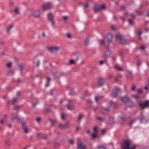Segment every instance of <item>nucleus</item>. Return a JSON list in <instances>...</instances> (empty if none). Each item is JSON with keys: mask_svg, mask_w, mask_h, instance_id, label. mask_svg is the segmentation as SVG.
<instances>
[{"mask_svg": "<svg viewBox=\"0 0 149 149\" xmlns=\"http://www.w3.org/2000/svg\"><path fill=\"white\" fill-rule=\"evenodd\" d=\"M130 141L128 139L124 140L121 144L122 149H136V146L134 145L130 146Z\"/></svg>", "mask_w": 149, "mask_h": 149, "instance_id": "1", "label": "nucleus"}, {"mask_svg": "<svg viewBox=\"0 0 149 149\" xmlns=\"http://www.w3.org/2000/svg\"><path fill=\"white\" fill-rule=\"evenodd\" d=\"M105 9V6L104 5H101L95 4L93 8V10L95 13L101 11L102 9Z\"/></svg>", "mask_w": 149, "mask_h": 149, "instance_id": "2", "label": "nucleus"}, {"mask_svg": "<svg viewBox=\"0 0 149 149\" xmlns=\"http://www.w3.org/2000/svg\"><path fill=\"white\" fill-rule=\"evenodd\" d=\"M139 105L142 109H143L149 107V100H146L143 102L140 101L139 102Z\"/></svg>", "mask_w": 149, "mask_h": 149, "instance_id": "3", "label": "nucleus"}, {"mask_svg": "<svg viewBox=\"0 0 149 149\" xmlns=\"http://www.w3.org/2000/svg\"><path fill=\"white\" fill-rule=\"evenodd\" d=\"M117 40L119 41L120 43L124 44L126 42V40L123 38L122 37V35L120 34H117L116 37Z\"/></svg>", "mask_w": 149, "mask_h": 149, "instance_id": "4", "label": "nucleus"}, {"mask_svg": "<svg viewBox=\"0 0 149 149\" xmlns=\"http://www.w3.org/2000/svg\"><path fill=\"white\" fill-rule=\"evenodd\" d=\"M52 7V4L50 3H45L43 4L42 10L46 11L50 9Z\"/></svg>", "mask_w": 149, "mask_h": 149, "instance_id": "5", "label": "nucleus"}, {"mask_svg": "<svg viewBox=\"0 0 149 149\" xmlns=\"http://www.w3.org/2000/svg\"><path fill=\"white\" fill-rule=\"evenodd\" d=\"M48 20L51 22L52 26L53 28L55 27V25L54 20V17L53 14L51 13H49L48 14Z\"/></svg>", "mask_w": 149, "mask_h": 149, "instance_id": "6", "label": "nucleus"}, {"mask_svg": "<svg viewBox=\"0 0 149 149\" xmlns=\"http://www.w3.org/2000/svg\"><path fill=\"white\" fill-rule=\"evenodd\" d=\"M120 89L119 88H116L113 90L111 96L113 97H116L118 96V93L119 91H120Z\"/></svg>", "mask_w": 149, "mask_h": 149, "instance_id": "7", "label": "nucleus"}, {"mask_svg": "<svg viewBox=\"0 0 149 149\" xmlns=\"http://www.w3.org/2000/svg\"><path fill=\"white\" fill-rule=\"evenodd\" d=\"M130 99L128 96L126 95L123 97H121L120 98V100L122 103H123L126 104L127 102L129 101Z\"/></svg>", "mask_w": 149, "mask_h": 149, "instance_id": "8", "label": "nucleus"}, {"mask_svg": "<svg viewBox=\"0 0 149 149\" xmlns=\"http://www.w3.org/2000/svg\"><path fill=\"white\" fill-rule=\"evenodd\" d=\"M21 124L22 129L24 133H27L29 132V129L27 126L26 125V123L24 122H22Z\"/></svg>", "mask_w": 149, "mask_h": 149, "instance_id": "9", "label": "nucleus"}, {"mask_svg": "<svg viewBox=\"0 0 149 149\" xmlns=\"http://www.w3.org/2000/svg\"><path fill=\"white\" fill-rule=\"evenodd\" d=\"M32 15L36 18H39L40 17V13L38 10H34L32 12Z\"/></svg>", "mask_w": 149, "mask_h": 149, "instance_id": "10", "label": "nucleus"}, {"mask_svg": "<svg viewBox=\"0 0 149 149\" xmlns=\"http://www.w3.org/2000/svg\"><path fill=\"white\" fill-rule=\"evenodd\" d=\"M11 115L13 116V118H11V120L13 121L15 120L18 121L21 119V118L18 116L17 114H14L12 113Z\"/></svg>", "mask_w": 149, "mask_h": 149, "instance_id": "11", "label": "nucleus"}, {"mask_svg": "<svg viewBox=\"0 0 149 149\" xmlns=\"http://www.w3.org/2000/svg\"><path fill=\"white\" fill-rule=\"evenodd\" d=\"M127 106L130 107H134L135 104H134L133 102L131 99H129V101H128L125 104Z\"/></svg>", "mask_w": 149, "mask_h": 149, "instance_id": "12", "label": "nucleus"}, {"mask_svg": "<svg viewBox=\"0 0 149 149\" xmlns=\"http://www.w3.org/2000/svg\"><path fill=\"white\" fill-rule=\"evenodd\" d=\"M111 54V52L109 49H107L104 51V57L106 59V58L109 57Z\"/></svg>", "mask_w": 149, "mask_h": 149, "instance_id": "13", "label": "nucleus"}, {"mask_svg": "<svg viewBox=\"0 0 149 149\" xmlns=\"http://www.w3.org/2000/svg\"><path fill=\"white\" fill-rule=\"evenodd\" d=\"M18 98L17 97H15L13 98V100L11 101L8 100L7 101V103L8 104H13L16 101Z\"/></svg>", "mask_w": 149, "mask_h": 149, "instance_id": "14", "label": "nucleus"}, {"mask_svg": "<svg viewBox=\"0 0 149 149\" xmlns=\"http://www.w3.org/2000/svg\"><path fill=\"white\" fill-rule=\"evenodd\" d=\"M66 106L69 110H72L74 109L73 106L71 104V101L66 104Z\"/></svg>", "mask_w": 149, "mask_h": 149, "instance_id": "15", "label": "nucleus"}, {"mask_svg": "<svg viewBox=\"0 0 149 149\" xmlns=\"http://www.w3.org/2000/svg\"><path fill=\"white\" fill-rule=\"evenodd\" d=\"M106 38L107 39L108 42L109 44L111 42L112 39V36L111 34H108L107 36L106 37Z\"/></svg>", "mask_w": 149, "mask_h": 149, "instance_id": "16", "label": "nucleus"}, {"mask_svg": "<svg viewBox=\"0 0 149 149\" xmlns=\"http://www.w3.org/2000/svg\"><path fill=\"white\" fill-rule=\"evenodd\" d=\"M37 138L38 139H46L47 138L46 135L42 133H38L37 134Z\"/></svg>", "mask_w": 149, "mask_h": 149, "instance_id": "17", "label": "nucleus"}, {"mask_svg": "<svg viewBox=\"0 0 149 149\" xmlns=\"http://www.w3.org/2000/svg\"><path fill=\"white\" fill-rule=\"evenodd\" d=\"M74 56H75V58H76V60H71L69 62V64H74L75 62L79 58V56L77 54V55L76 54H74Z\"/></svg>", "mask_w": 149, "mask_h": 149, "instance_id": "18", "label": "nucleus"}, {"mask_svg": "<svg viewBox=\"0 0 149 149\" xmlns=\"http://www.w3.org/2000/svg\"><path fill=\"white\" fill-rule=\"evenodd\" d=\"M48 49L51 52H52L54 51H58V47H56V46L51 47L48 48Z\"/></svg>", "mask_w": 149, "mask_h": 149, "instance_id": "19", "label": "nucleus"}, {"mask_svg": "<svg viewBox=\"0 0 149 149\" xmlns=\"http://www.w3.org/2000/svg\"><path fill=\"white\" fill-rule=\"evenodd\" d=\"M143 112L141 113L140 116L139 118V120L141 123H142L145 119V116L143 115Z\"/></svg>", "mask_w": 149, "mask_h": 149, "instance_id": "20", "label": "nucleus"}, {"mask_svg": "<svg viewBox=\"0 0 149 149\" xmlns=\"http://www.w3.org/2000/svg\"><path fill=\"white\" fill-rule=\"evenodd\" d=\"M14 74V72L12 70H8L6 73V75L7 76H10Z\"/></svg>", "mask_w": 149, "mask_h": 149, "instance_id": "21", "label": "nucleus"}, {"mask_svg": "<svg viewBox=\"0 0 149 149\" xmlns=\"http://www.w3.org/2000/svg\"><path fill=\"white\" fill-rule=\"evenodd\" d=\"M77 149H86V148L82 145V143H81L78 145Z\"/></svg>", "mask_w": 149, "mask_h": 149, "instance_id": "22", "label": "nucleus"}, {"mask_svg": "<svg viewBox=\"0 0 149 149\" xmlns=\"http://www.w3.org/2000/svg\"><path fill=\"white\" fill-rule=\"evenodd\" d=\"M20 8L18 7H16L13 10V11L17 15L20 14Z\"/></svg>", "mask_w": 149, "mask_h": 149, "instance_id": "23", "label": "nucleus"}, {"mask_svg": "<svg viewBox=\"0 0 149 149\" xmlns=\"http://www.w3.org/2000/svg\"><path fill=\"white\" fill-rule=\"evenodd\" d=\"M104 80L101 78H99L98 84L99 86H102L104 84Z\"/></svg>", "mask_w": 149, "mask_h": 149, "instance_id": "24", "label": "nucleus"}, {"mask_svg": "<svg viewBox=\"0 0 149 149\" xmlns=\"http://www.w3.org/2000/svg\"><path fill=\"white\" fill-rule=\"evenodd\" d=\"M108 123L111 125L115 124V123L113 118V117L110 118L109 119Z\"/></svg>", "mask_w": 149, "mask_h": 149, "instance_id": "25", "label": "nucleus"}, {"mask_svg": "<svg viewBox=\"0 0 149 149\" xmlns=\"http://www.w3.org/2000/svg\"><path fill=\"white\" fill-rule=\"evenodd\" d=\"M59 127L61 128H65L68 127V123H65L63 125L62 124H60L59 125Z\"/></svg>", "mask_w": 149, "mask_h": 149, "instance_id": "26", "label": "nucleus"}, {"mask_svg": "<svg viewBox=\"0 0 149 149\" xmlns=\"http://www.w3.org/2000/svg\"><path fill=\"white\" fill-rule=\"evenodd\" d=\"M18 67L19 68V70L22 72L24 68V66L23 64L22 63H19Z\"/></svg>", "mask_w": 149, "mask_h": 149, "instance_id": "27", "label": "nucleus"}, {"mask_svg": "<svg viewBox=\"0 0 149 149\" xmlns=\"http://www.w3.org/2000/svg\"><path fill=\"white\" fill-rule=\"evenodd\" d=\"M89 39L87 37H86L85 40L84 44L86 46H88L89 43Z\"/></svg>", "mask_w": 149, "mask_h": 149, "instance_id": "28", "label": "nucleus"}, {"mask_svg": "<svg viewBox=\"0 0 149 149\" xmlns=\"http://www.w3.org/2000/svg\"><path fill=\"white\" fill-rule=\"evenodd\" d=\"M111 105H110L107 107H105L104 108V110L105 111H109Z\"/></svg>", "mask_w": 149, "mask_h": 149, "instance_id": "29", "label": "nucleus"}, {"mask_svg": "<svg viewBox=\"0 0 149 149\" xmlns=\"http://www.w3.org/2000/svg\"><path fill=\"white\" fill-rule=\"evenodd\" d=\"M119 117L120 118V120L123 121H126L127 120L128 118H124L122 117L121 116H119Z\"/></svg>", "mask_w": 149, "mask_h": 149, "instance_id": "30", "label": "nucleus"}, {"mask_svg": "<svg viewBox=\"0 0 149 149\" xmlns=\"http://www.w3.org/2000/svg\"><path fill=\"white\" fill-rule=\"evenodd\" d=\"M10 140L9 139H7L5 141V145L6 146H10Z\"/></svg>", "mask_w": 149, "mask_h": 149, "instance_id": "31", "label": "nucleus"}, {"mask_svg": "<svg viewBox=\"0 0 149 149\" xmlns=\"http://www.w3.org/2000/svg\"><path fill=\"white\" fill-rule=\"evenodd\" d=\"M12 64V63L9 62L6 64V67L8 68H10L11 67Z\"/></svg>", "mask_w": 149, "mask_h": 149, "instance_id": "32", "label": "nucleus"}, {"mask_svg": "<svg viewBox=\"0 0 149 149\" xmlns=\"http://www.w3.org/2000/svg\"><path fill=\"white\" fill-rule=\"evenodd\" d=\"M116 69H117L119 71H121L123 70V68L120 67L119 65H116Z\"/></svg>", "mask_w": 149, "mask_h": 149, "instance_id": "33", "label": "nucleus"}, {"mask_svg": "<svg viewBox=\"0 0 149 149\" xmlns=\"http://www.w3.org/2000/svg\"><path fill=\"white\" fill-rule=\"evenodd\" d=\"M52 74L53 76L54 77V79L58 78L57 74L56 72H54L52 73Z\"/></svg>", "mask_w": 149, "mask_h": 149, "instance_id": "34", "label": "nucleus"}, {"mask_svg": "<svg viewBox=\"0 0 149 149\" xmlns=\"http://www.w3.org/2000/svg\"><path fill=\"white\" fill-rule=\"evenodd\" d=\"M82 6L84 7V9H86L88 8L89 6V3L88 2H86L84 5H82Z\"/></svg>", "mask_w": 149, "mask_h": 149, "instance_id": "35", "label": "nucleus"}, {"mask_svg": "<svg viewBox=\"0 0 149 149\" xmlns=\"http://www.w3.org/2000/svg\"><path fill=\"white\" fill-rule=\"evenodd\" d=\"M129 24L130 25H134V23L133 20L132 19H129L128 20Z\"/></svg>", "mask_w": 149, "mask_h": 149, "instance_id": "36", "label": "nucleus"}, {"mask_svg": "<svg viewBox=\"0 0 149 149\" xmlns=\"http://www.w3.org/2000/svg\"><path fill=\"white\" fill-rule=\"evenodd\" d=\"M51 79L49 78V77H48L47 78V82H46V87H47L48 86H49V81L51 80Z\"/></svg>", "mask_w": 149, "mask_h": 149, "instance_id": "37", "label": "nucleus"}, {"mask_svg": "<svg viewBox=\"0 0 149 149\" xmlns=\"http://www.w3.org/2000/svg\"><path fill=\"white\" fill-rule=\"evenodd\" d=\"M48 120L51 123V126H53L54 125V123L55 122H54L51 119L49 118L48 119Z\"/></svg>", "mask_w": 149, "mask_h": 149, "instance_id": "38", "label": "nucleus"}, {"mask_svg": "<svg viewBox=\"0 0 149 149\" xmlns=\"http://www.w3.org/2000/svg\"><path fill=\"white\" fill-rule=\"evenodd\" d=\"M98 133H93L92 134V136L93 138H95L97 137V135Z\"/></svg>", "mask_w": 149, "mask_h": 149, "instance_id": "39", "label": "nucleus"}, {"mask_svg": "<svg viewBox=\"0 0 149 149\" xmlns=\"http://www.w3.org/2000/svg\"><path fill=\"white\" fill-rule=\"evenodd\" d=\"M69 94L70 95H76V93H75L74 91L73 90H71L70 91V92Z\"/></svg>", "mask_w": 149, "mask_h": 149, "instance_id": "40", "label": "nucleus"}, {"mask_svg": "<svg viewBox=\"0 0 149 149\" xmlns=\"http://www.w3.org/2000/svg\"><path fill=\"white\" fill-rule=\"evenodd\" d=\"M97 149H107L106 147L102 146H97Z\"/></svg>", "mask_w": 149, "mask_h": 149, "instance_id": "41", "label": "nucleus"}, {"mask_svg": "<svg viewBox=\"0 0 149 149\" xmlns=\"http://www.w3.org/2000/svg\"><path fill=\"white\" fill-rule=\"evenodd\" d=\"M37 61V63H36V65L37 67H39L40 64V61L39 60H36Z\"/></svg>", "mask_w": 149, "mask_h": 149, "instance_id": "42", "label": "nucleus"}, {"mask_svg": "<svg viewBox=\"0 0 149 149\" xmlns=\"http://www.w3.org/2000/svg\"><path fill=\"white\" fill-rule=\"evenodd\" d=\"M13 27V26L12 25H11L9 27H8L6 29V31L7 32H8L9 31V30L10 29Z\"/></svg>", "mask_w": 149, "mask_h": 149, "instance_id": "43", "label": "nucleus"}, {"mask_svg": "<svg viewBox=\"0 0 149 149\" xmlns=\"http://www.w3.org/2000/svg\"><path fill=\"white\" fill-rule=\"evenodd\" d=\"M94 130L95 131V132L98 133V129L97 127H95L93 128Z\"/></svg>", "mask_w": 149, "mask_h": 149, "instance_id": "44", "label": "nucleus"}, {"mask_svg": "<svg viewBox=\"0 0 149 149\" xmlns=\"http://www.w3.org/2000/svg\"><path fill=\"white\" fill-rule=\"evenodd\" d=\"M55 91V90L54 89L52 90L50 92L51 95L52 96L54 94V92Z\"/></svg>", "mask_w": 149, "mask_h": 149, "instance_id": "45", "label": "nucleus"}, {"mask_svg": "<svg viewBox=\"0 0 149 149\" xmlns=\"http://www.w3.org/2000/svg\"><path fill=\"white\" fill-rule=\"evenodd\" d=\"M106 63L107 64L108 63L107 61H100V63L101 64H102L104 63Z\"/></svg>", "mask_w": 149, "mask_h": 149, "instance_id": "46", "label": "nucleus"}, {"mask_svg": "<svg viewBox=\"0 0 149 149\" xmlns=\"http://www.w3.org/2000/svg\"><path fill=\"white\" fill-rule=\"evenodd\" d=\"M83 116L81 115H79L78 118V120L79 121H80L81 120V119L83 118Z\"/></svg>", "mask_w": 149, "mask_h": 149, "instance_id": "47", "label": "nucleus"}, {"mask_svg": "<svg viewBox=\"0 0 149 149\" xmlns=\"http://www.w3.org/2000/svg\"><path fill=\"white\" fill-rule=\"evenodd\" d=\"M141 63H142V62H141V61L138 60L137 62V66H139L141 64Z\"/></svg>", "mask_w": 149, "mask_h": 149, "instance_id": "48", "label": "nucleus"}, {"mask_svg": "<svg viewBox=\"0 0 149 149\" xmlns=\"http://www.w3.org/2000/svg\"><path fill=\"white\" fill-rule=\"evenodd\" d=\"M105 39L103 38L102 39L101 41V43L102 45H103L104 44Z\"/></svg>", "mask_w": 149, "mask_h": 149, "instance_id": "49", "label": "nucleus"}, {"mask_svg": "<svg viewBox=\"0 0 149 149\" xmlns=\"http://www.w3.org/2000/svg\"><path fill=\"white\" fill-rule=\"evenodd\" d=\"M64 115V113H61V119L63 120H64L65 119Z\"/></svg>", "mask_w": 149, "mask_h": 149, "instance_id": "50", "label": "nucleus"}, {"mask_svg": "<svg viewBox=\"0 0 149 149\" xmlns=\"http://www.w3.org/2000/svg\"><path fill=\"white\" fill-rule=\"evenodd\" d=\"M54 145L55 147H58L59 146V144L58 143H55Z\"/></svg>", "mask_w": 149, "mask_h": 149, "instance_id": "51", "label": "nucleus"}, {"mask_svg": "<svg viewBox=\"0 0 149 149\" xmlns=\"http://www.w3.org/2000/svg\"><path fill=\"white\" fill-rule=\"evenodd\" d=\"M62 18L65 20L67 19L68 18V16H62Z\"/></svg>", "mask_w": 149, "mask_h": 149, "instance_id": "52", "label": "nucleus"}, {"mask_svg": "<svg viewBox=\"0 0 149 149\" xmlns=\"http://www.w3.org/2000/svg\"><path fill=\"white\" fill-rule=\"evenodd\" d=\"M66 36L67 37L69 38H70L71 37V35L69 33H67L66 34Z\"/></svg>", "mask_w": 149, "mask_h": 149, "instance_id": "53", "label": "nucleus"}, {"mask_svg": "<svg viewBox=\"0 0 149 149\" xmlns=\"http://www.w3.org/2000/svg\"><path fill=\"white\" fill-rule=\"evenodd\" d=\"M97 119L100 121H103L104 120L103 119H102L101 117H98L97 118Z\"/></svg>", "mask_w": 149, "mask_h": 149, "instance_id": "54", "label": "nucleus"}, {"mask_svg": "<svg viewBox=\"0 0 149 149\" xmlns=\"http://www.w3.org/2000/svg\"><path fill=\"white\" fill-rule=\"evenodd\" d=\"M137 91L138 93L139 94L142 93L143 92V91H142L141 89H138Z\"/></svg>", "mask_w": 149, "mask_h": 149, "instance_id": "55", "label": "nucleus"}, {"mask_svg": "<svg viewBox=\"0 0 149 149\" xmlns=\"http://www.w3.org/2000/svg\"><path fill=\"white\" fill-rule=\"evenodd\" d=\"M106 132V130L105 129H103L101 131V133L102 134H104L105 133V132Z\"/></svg>", "mask_w": 149, "mask_h": 149, "instance_id": "56", "label": "nucleus"}, {"mask_svg": "<svg viewBox=\"0 0 149 149\" xmlns=\"http://www.w3.org/2000/svg\"><path fill=\"white\" fill-rule=\"evenodd\" d=\"M69 141L71 144H73L74 140L73 139H70L69 140Z\"/></svg>", "mask_w": 149, "mask_h": 149, "instance_id": "57", "label": "nucleus"}, {"mask_svg": "<svg viewBox=\"0 0 149 149\" xmlns=\"http://www.w3.org/2000/svg\"><path fill=\"white\" fill-rule=\"evenodd\" d=\"M134 121H132L131 122L129 123L128 124V125L130 126H132V124L134 123Z\"/></svg>", "mask_w": 149, "mask_h": 149, "instance_id": "58", "label": "nucleus"}, {"mask_svg": "<svg viewBox=\"0 0 149 149\" xmlns=\"http://www.w3.org/2000/svg\"><path fill=\"white\" fill-rule=\"evenodd\" d=\"M38 103V102H36L34 103H33V104H32L33 107H35L36 105H37Z\"/></svg>", "mask_w": 149, "mask_h": 149, "instance_id": "59", "label": "nucleus"}, {"mask_svg": "<svg viewBox=\"0 0 149 149\" xmlns=\"http://www.w3.org/2000/svg\"><path fill=\"white\" fill-rule=\"evenodd\" d=\"M8 49V48L6 47H5L2 50V51L5 52Z\"/></svg>", "mask_w": 149, "mask_h": 149, "instance_id": "60", "label": "nucleus"}, {"mask_svg": "<svg viewBox=\"0 0 149 149\" xmlns=\"http://www.w3.org/2000/svg\"><path fill=\"white\" fill-rule=\"evenodd\" d=\"M19 108H20V107L19 106H15L14 108V109L15 110H16L18 109Z\"/></svg>", "mask_w": 149, "mask_h": 149, "instance_id": "61", "label": "nucleus"}, {"mask_svg": "<svg viewBox=\"0 0 149 149\" xmlns=\"http://www.w3.org/2000/svg\"><path fill=\"white\" fill-rule=\"evenodd\" d=\"M125 9V7L123 6H122L121 7V9L122 10H124Z\"/></svg>", "mask_w": 149, "mask_h": 149, "instance_id": "62", "label": "nucleus"}, {"mask_svg": "<svg viewBox=\"0 0 149 149\" xmlns=\"http://www.w3.org/2000/svg\"><path fill=\"white\" fill-rule=\"evenodd\" d=\"M99 99V97H96L95 98V100L96 102H98V100Z\"/></svg>", "mask_w": 149, "mask_h": 149, "instance_id": "63", "label": "nucleus"}, {"mask_svg": "<svg viewBox=\"0 0 149 149\" xmlns=\"http://www.w3.org/2000/svg\"><path fill=\"white\" fill-rule=\"evenodd\" d=\"M40 118H36V121L38 123H39L40 121Z\"/></svg>", "mask_w": 149, "mask_h": 149, "instance_id": "64", "label": "nucleus"}]
</instances>
